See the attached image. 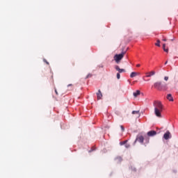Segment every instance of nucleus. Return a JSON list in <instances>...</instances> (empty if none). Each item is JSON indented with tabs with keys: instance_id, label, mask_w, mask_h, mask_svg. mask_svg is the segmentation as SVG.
<instances>
[{
	"instance_id": "f257e3e1",
	"label": "nucleus",
	"mask_w": 178,
	"mask_h": 178,
	"mask_svg": "<svg viewBox=\"0 0 178 178\" xmlns=\"http://www.w3.org/2000/svg\"><path fill=\"white\" fill-rule=\"evenodd\" d=\"M154 107V115L157 118H162V111H163V104L159 100H156L153 102Z\"/></svg>"
},
{
	"instance_id": "f03ea898",
	"label": "nucleus",
	"mask_w": 178,
	"mask_h": 178,
	"mask_svg": "<svg viewBox=\"0 0 178 178\" xmlns=\"http://www.w3.org/2000/svg\"><path fill=\"white\" fill-rule=\"evenodd\" d=\"M154 88L157 90V91H166L168 90V84H162V82L157 81L154 83Z\"/></svg>"
},
{
	"instance_id": "7ed1b4c3",
	"label": "nucleus",
	"mask_w": 178,
	"mask_h": 178,
	"mask_svg": "<svg viewBox=\"0 0 178 178\" xmlns=\"http://www.w3.org/2000/svg\"><path fill=\"white\" fill-rule=\"evenodd\" d=\"M124 54H126L125 52H122L120 54H115L114 56V60L116 62V63H120V60L123 59L124 56Z\"/></svg>"
},
{
	"instance_id": "20e7f679",
	"label": "nucleus",
	"mask_w": 178,
	"mask_h": 178,
	"mask_svg": "<svg viewBox=\"0 0 178 178\" xmlns=\"http://www.w3.org/2000/svg\"><path fill=\"white\" fill-rule=\"evenodd\" d=\"M172 138V135L170 134V132L169 131H167L165 134L163 135V138L165 140H169V138Z\"/></svg>"
},
{
	"instance_id": "39448f33",
	"label": "nucleus",
	"mask_w": 178,
	"mask_h": 178,
	"mask_svg": "<svg viewBox=\"0 0 178 178\" xmlns=\"http://www.w3.org/2000/svg\"><path fill=\"white\" fill-rule=\"evenodd\" d=\"M137 141H138V143H140V144H143L144 143V136H138L136 140H135V143H137Z\"/></svg>"
},
{
	"instance_id": "423d86ee",
	"label": "nucleus",
	"mask_w": 178,
	"mask_h": 178,
	"mask_svg": "<svg viewBox=\"0 0 178 178\" xmlns=\"http://www.w3.org/2000/svg\"><path fill=\"white\" fill-rule=\"evenodd\" d=\"M115 69L118 72H119L118 73H120V74L126 72V70H124V69H120V67H119V65H115Z\"/></svg>"
},
{
	"instance_id": "0eeeda50",
	"label": "nucleus",
	"mask_w": 178,
	"mask_h": 178,
	"mask_svg": "<svg viewBox=\"0 0 178 178\" xmlns=\"http://www.w3.org/2000/svg\"><path fill=\"white\" fill-rule=\"evenodd\" d=\"M148 137H154V136H156V132L155 131H150L147 132Z\"/></svg>"
},
{
	"instance_id": "6e6552de",
	"label": "nucleus",
	"mask_w": 178,
	"mask_h": 178,
	"mask_svg": "<svg viewBox=\"0 0 178 178\" xmlns=\"http://www.w3.org/2000/svg\"><path fill=\"white\" fill-rule=\"evenodd\" d=\"M141 74L140 72H131L130 74L131 79H133V77H136V76H140Z\"/></svg>"
},
{
	"instance_id": "1a4fd4ad",
	"label": "nucleus",
	"mask_w": 178,
	"mask_h": 178,
	"mask_svg": "<svg viewBox=\"0 0 178 178\" xmlns=\"http://www.w3.org/2000/svg\"><path fill=\"white\" fill-rule=\"evenodd\" d=\"M97 98L98 100L101 99L102 98V92H101V90H98V92H97Z\"/></svg>"
},
{
	"instance_id": "9d476101",
	"label": "nucleus",
	"mask_w": 178,
	"mask_h": 178,
	"mask_svg": "<svg viewBox=\"0 0 178 178\" xmlns=\"http://www.w3.org/2000/svg\"><path fill=\"white\" fill-rule=\"evenodd\" d=\"M146 74H147L146 77H152V76H154L155 71H152L150 72H147Z\"/></svg>"
},
{
	"instance_id": "9b49d317",
	"label": "nucleus",
	"mask_w": 178,
	"mask_h": 178,
	"mask_svg": "<svg viewBox=\"0 0 178 178\" xmlns=\"http://www.w3.org/2000/svg\"><path fill=\"white\" fill-rule=\"evenodd\" d=\"M74 90V87H73V84L70 83L67 86V90L68 91H73Z\"/></svg>"
},
{
	"instance_id": "f8f14e48",
	"label": "nucleus",
	"mask_w": 178,
	"mask_h": 178,
	"mask_svg": "<svg viewBox=\"0 0 178 178\" xmlns=\"http://www.w3.org/2000/svg\"><path fill=\"white\" fill-rule=\"evenodd\" d=\"M167 99L170 102H173V97H172V94H168L167 95Z\"/></svg>"
},
{
	"instance_id": "ddd939ff",
	"label": "nucleus",
	"mask_w": 178,
	"mask_h": 178,
	"mask_svg": "<svg viewBox=\"0 0 178 178\" xmlns=\"http://www.w3.org/2000/svg\"><path fill=\"white\" fill-rule=\"evenodd\" d=\"M140 94V90H136V92H134V97H135V98H137V97H138Z\"/></svg>"
},
{
	"instance_id": "4468645a",
	"label": "nucleus",
	"mask_w": 178,
	"mask_h": 178,
	"mask_svg": "<svg viewBox=\"0 0 178 178\" xmlns=\"http://www.w3.org/2000/svg\"><path fill=\"white\" fill-rule=\"evenodd\" d=\"M163 49L165 52H169V49H166V44H163Z\"/></svg>"
},
{
	"instance_id": "2eb2a0df",
	"label": "nucleus",
	"mask_w": 178,
	"mask_h": 178,
	"mask_svg": "<svg viewBox=\"0 0 178 178\" xmlns=\"http://www.w3.org/2000/svg\"><path fill=\"white\" fill-rule=\"evenodd\" d=\"M155 45H156V47H161V40H157V42L155 43Z\"/></svg>"
},
{
	"instance_id": "dca6fc26",
	"label": "nucleus",
	"mask_w": 178,
	"mask_h": 178,
	"mask_svg": "<svg viewBox=\"0 0 178 178\" xmlns=\"http://www.w3.org/2000/svg\"><path fill=\"white\" fill-rule=\"evenodd\" d=\"M140 111H132V115H139Z\"/></svg>"
},
{
	"instance_id": "f3484780",
	"label": "nucleus",
	"mask_w": 178,
	"mask_h": 178,
	"mask_svg": "<svg viewBox=\"0 0 178 178\" xmlns=\"http://www.w3.org/2000/svg\"><path fill=\"white\" fill-rule=\"evenodd\" d=\"M127 143V140H124V141L120 142V145H124Z\"/></svg>"
},
{
	"instance_id": "a211bd4d",
	"label": "nucleus",
	"mask_w": 178,
	"mask_h": 178,
	"mask_svg": "<svg viewBox=\"0 0 178 178\" xmlns=\"http://www.w3.org/2000/svg\"><path fill=\"white\" fill-rule=\"evenodd\" d=\"M90 77H92V74H88L86 76V79H90Z\"/></svg>"
},
{
	"instance_id": "6ab92c4d",
	"label": "nucleus",
	"mask_w": 178,
	"mask_h": 178,
	"mask_svg": "<svg viewBox=\"0 0 178 178\" xmlns=\"http://www.w3.org/2000/svg\"><path fill=\"white\" fill-rule=\"evenodd\" d=\"M117 79L119 80L120 79V74L118 72L117 73Z\"/></svg>"
},
{
	"instance_id": "aec40b11",
	"label": "nucleus",
	"mask_w": 178,
	"mask_h": 178,
	"mask_svg": "<svg viewBox=\"0 0 178 178\" xmlns=\"http://www.w3.org/2000/svg\"><path fill=\"white\" fill-rule=\"evenodd\" d=\"M164 80H165V81H168L169 80V77H168V76H165V77H164Z\"/></svg>"
},
{
	"instance_id": "412c9836",
	"label": "nucleus",
	"mask_w": 178,
	"mask_h": 178,
	"mask_svg": "<svg viewBox=\"0 0 178 178\" xmlns=\"http://www.w3.org/2000/svg\"><path fill=\"white\" fill-rule=\"evenodd\" d=\"M43 62H44V63H47V65H49V63L45 59L43 60Z\"/></svg>"
},
{
	"instance_id": "4be33fe9",
	"label": "nucleus",
	"mask_w": 178,
	"mask_h": 178,
	"mask_svg": "<svg viewBox=\"0 0 178 178\" xmlns=\"http://www.w3.org/2000/svg\"><path fill=\"white\" fill-rule=\"evenodd\" d=\"M120 128L122 129V131H124V127H123L122 125L120 126Z\"/></svg>"
},
{
	"instance_id": "5701e85b",
	"label": "nucleus",
	"mask_w": 178,
	"mask_h": 178,
	"mask_svg": "<svg viewBox=\"0 0 178 178\" xmlns=\"http://www.w3.org/2000/svg\"><path fill=\"white\" fill-rule=\"evenodd\" d=\"M125 148H130V145L126 144L125 145Z\"/></svg>"
},
{
	"instance_id": "b1692460",
	"label": "nucleus",
	"mask_w": 178,
	"mask_h": 178,
	"mask_svg": "<svg viewBox=\"0 0 178 178\" xmlns=\"http://www.w3.org/2000/svg\"><path fill=\"white\" fill-rule=\"evenodd\" d=\"M55 92H56V95H58V90H56V89H55Z\"/></svg>"
},
{
	"instance_id": "393cba45",
	"label": "nucleus",
	"mask_w": 178,
	"mask_h": 178,
	"mask_svg": "<svg viewBox=\"0 0 178 178\" xmlns=\"http://www.w3.org/2000/svg\"><path fill=\"white\" fill-rule=\"evenodd\" d=\"M140 64L136 65V67H140Z\"/></svg>"
},
{
	"instance_id": "a878e982",
	"label": "nucleus",
	"mask_w": 178,
	"mask_h": 178,
	"mask_svg": "<svg viewBox=\"0 0 178 178\" xmlns=\"http://www.w3.org/2000/svg\"><path fill=\"white\" fill-rule=\"evenodd\" d=\"M163 41H166V38L163 39Z\"/></svg>"
},
{
	"instance_id": "bb28decb",
	"label": "nucleus",
	"mask_w": 178,
	"mask_h": 178,
	"mask_svg": "<svg viewBox=\"0 0 178 178\" xmlns=\"http://www.w3.org/2000/svg\"><path fill=\"white\" fill-rule=\"evenodd\" d=\"M165 65H168V61H166V62L165 63Z\"/></svg>"
}]
</instances>
